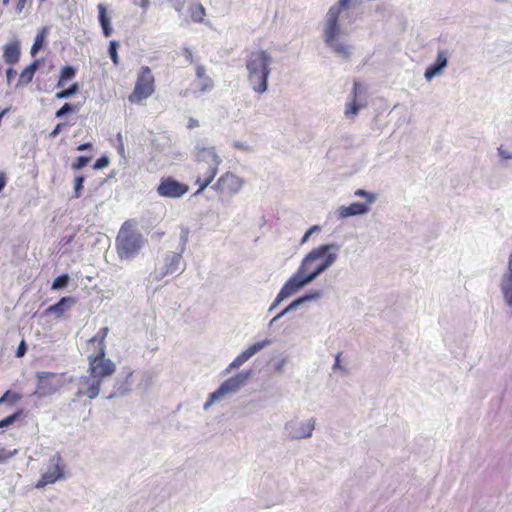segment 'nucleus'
I'll list each match as a JSON object with an SVG mask.
<instances>
[{
    "mask_svg": "<svg viewBox=\"0 0 512 512\" xmlns=\"http://www.w3.org/2000/svg\"><path fill=\"white\" fill-rule=\"evenodd\" d=\"M98 9V21L102 28V33L105 37H110L113 33V28L111 25V18L108 15L107 7L103 3H99L97 5Z\"/></svg>",
    "mask_w": 512,
    "mask_h": 512,
    "instance_id": "nucleus-28",
    "label": "nucleus"
},
{
    "mask_svg": "<svg viewBox=\"0 0 512 512\" xmlns=\"http://www.w3.org/2000/svg\"><path fill=\"white\" fill-rule=\"evenodd\" d=\"M105 355L104 348L99 347L94 356H89V376L100 379L101 382L103 378L111 376L116 370L115 363Z\"/></svg>",
    "mask_w": 512,
    "mask_h": 512,
    "instance_id": "nucleus-7",
    "label": "nucleus"
},
{
    "mask_svg": "<svg viewBox=\"0 0 512 512\" xmlns=\"http://www.w3.org/2000/svg\"><path fill=\"white\" fill-rule=\"evenodd\" d=\"M21 399V395L17 392L7 390L0 397V405L6 403L9 406H13L16 402Z\"/></svg>",
    "mask_w": 512,
    "mask_h": 512,
    "instance_id": "nucleus-39",
    "label": "nucleus"
},
{
    "mask_svg": "<svg viewBox=\"0 0 512 512\" xmlns=\"http://www.w3.org/2000/svg\"><path fill=\"white\" fill-rule=\"evenodd\" d=\"M143 235L131 228L129 221L121 226L116 237V251L121 260H132L138 256L145 244Z\"/></svg>",
    "mask_w": 512,
    "mask_h": 512,
    "instance_id": "nucleus-3",
    "label": "nucleus"
},
{
    "mask_svg": "<svg viewBox=\"0 0 512 512\" xmlns=\"http://www.w3.org/2000/svg\"><path fill=\"white\" fill-rule=\"evenodd\" d=\"M244 180L232 172H226L218 178L216 183L212 185V189L217 193H228L230 195L237 194L243 187Z\"/></svg>",
    "mask_w": 512,
    "mask_h": 512,
    "instance_id": "nucleus-18",
    "label": "nucleus"
},
{
    "mask_svg": "<svg viewBox=\"0 0 512 512\" xmlns=\"http://www.w3.org/2000/svg\"><path fill=\"white\" fill-rule=\"evenodd\" d=\"M196 79L199 81V90L201 92H209L213 89V80L206 75L205 67L201 64L196 66Z\"/></svg>",
    "mask_w": 512,
    "mask_h": 512,
    "instance_id": "nucleus-30",
    "label": "nucleus"
},
{
    "mask_svg": "<svg viewBox=\"0 0 512 512\" xmlns=\"http://www.w3.org/2000/svg\"><path fill=\"white\" fill-rule=\"evenodd\" d=\"M249 359V356L245 353V351H243L228 365V367L224 370V373L226 374L229 373L232 369L239 368Z\"/></svg>",
    "mask_w": 512,
    "mask_h": 512,
    "instance_id": "nucleus-42",
    "label": "nucleus"
},
{
    "mask_svg": "<svg viewBox=\"0 0 512 512\" xmlns=\"http://www.w3.org/2000/svg\"><path fill=\"white\" fill-rule=\"evenodd\" d=\"M272 61L271 55L265 50L252 51L246 59L247 79L251 89L257 94H264L268 90Z\"/></svg>",
    "mask_w": 512,
    "mask_h": 512,
    "instance_id": "nucleus-2",
    "label": "nucleus"
},
{
    "mask_svg": "<svg viewBox=\"0 0 512 512\" xmlns=\"http://www.w3.org/2000/svg\"><path fill=\"white\" fill-rule=\"evenodd\" d=\"M86 177L84 175H77L74 179L73 196L72 198L78 199L81 197L82 190L84 188V182Z\"/></svg>",
    "mask_w": 512,
    "mask_h": 512,
    "instance_id": "nucleus-43",
    "label": "nucleus"
},
{
    "mask_svg": "<svg viewBox=\"0 0 512 512\" xmlns=\"http://www.w3.org/2000/svg\"><path fill=\"white\" fill-rule=\"evenodd\" d=\"M311 264L312 263H305L304 257L296 272L289 278L299 291L328 270L321 263H317L314 269L308 272V268Z\"/></svg>",
    "mask_w": 512,
    "mask_h": 512,
    "instance_id": "nucleus-9",
    "label": "nucleus"
},
{
    "mask_svg": "<svg viewBox=\"0 0 512 512\" xmlns=\"http://www.w3.org/2000/svg\"><path fill=\"white\" fill-rule=\"evenodd\" d=\"M21 46L18 40L10 42L3 47V58L5 63L14 65L19 62Z\"/></svg>",
    "mask_w": 512,
    "mask_h": 512,
    "instance_id": "nucleus-26",
    "label": "nucleus"
},
{
    "mask_svg": "<svg viewBox=\"0 0 512 512\" xmlns=\"http://www.w3.org/2000/svg\"><path fill=\"white\" fill-rule=\"evenodd\" d=\"M62 458L59 453L53 455L49 460V469L46 473L42 474L41 478L36 483L37 489L44 488L48 484H53L57 480L64 478V471L61 467Z\"/></svg>",
    "mask_w": 512,
    "mask_h": 512,
    "instance_id": "nucleus-17",
    "label": "nucleus"
},
{
    "mask_svg": "<svg viewBox=\"0 0 512 512\" xmlns=\"http://www.w3.org/2000/svg\"><path fill=\"white\" fill-rule=\"evenodd\" d=\"M154 92V77L149 67L144 66L138 74L133 93L129 96L130 102L147 99Z\"/></svg>",
    "mask_w": 512,
    "mask_h": 512,
    "instance_id": "nucleus-8",
    "label": "nucleus"
},
{
    "mask_svg": "<svg viewBox=\"0 0 512 512\" xmlns=\"http://www.w3.org/2000/svg\"><path fill=\"white\" fill-rule=\"evenodd\" d=\"M77 73V69L73 65H64L60 70L57 87H62L67 81L72 80Z\"/></svg>",
    "mask_w": 512,
    "mask_h": 512,
    "instance_id": "nucleus-32",
    "label": "nucleus"
},
{
    "mask_svg": "<svg viewBox=\"0 0 512 512\" xmlns=\"http://www.w3.org/2000/svg\"><path fill=\"white\" fill-rule=\"evenodd\" d=\"M43 59H35L28 66H26L20 73L16 87L24 86L32 82L33 77L37 70L40 68Z\"/></svg>",
    "mask_w": 512,
    "mask_h": 512,
    "instance_id": "nucleus-25",
    "label": "nucleus"
},
{
    "mask_svg": "<svg viewBox=\"0 0 512 512\" xmlns=\"http://www.w3.org/2000/svg\"><path fill=\"white\" fill-rule=\"evenodd\" d=\"M135 5H139L142 8H147L150 4L149 0H133Z\"/></svg>",
    "mask_w": 512,
    "mask_h": 512,
    "instance_id": "nucleus-64",
    "label": "nucleus"
},
{
    "mask_svg": "<svg viewBox=\"0 0 512 512\" xmlns=\"http://www.w3.org/2000/svg\"><path fill=\"white\" fill-rule=\"evenodd\" d=\"M67 126V123H58L54 129L49 133V138L54 139L56 138L62 131L64 127Z\"/></svg>",
    "mask_w": 512,
    "mask_h": 512,
    "instance_id": "nucleus-58",
    "label": "nucleus"
},
{
    "mask_svg": "<svg viewBox=\"0 0 512 512\" xmlns=\"http://www.w3.org/2000/svg\"><path fill=\"white\" fill-rule=\"evenodd\" d=\"M108 331H109V328L108 327H103L101 328L97 334L91 339V342H94V341H98V348L99 347H103L104 348V352H106V345H105V338L108 334Z\"/></svg>",
    "mask_w": 512,
    "mask_h": 512,
    "instance_id": "nucleus-48",
    "label": "nucleus"
},
{
    "mask_svg": "<svg viewBox=\"0 0 512 512\" xmlns=\"http://www.w3.org/2000/svg\"><path fill=\"white\" fill-rule=\"evenodd\" d=\"M449 63V52L446 49H438L435 61L430 64L424 72L426 81H431L433 78L441 74Z\"/></svg>",
    "mask_w": 512,
    "mask_h": 512,
    "instance_id": "nucleus-19",
    "label": "nucleus"
},
{
    "mask_svg": "<svg viewBox=\"0 0 512 512\" xmlns=\"http://www.w3.org/2000/svg\"><path fill=\"white\" fill-rule=\"evenodd\" d=\"M79 383L88 386L85 390V396H87L90 400L98 397L102 383L100 379H95L89 375H82L79 378Z\"/></svg>",
    "mask_w": 512,
    "mask_h": 512,
    "instance_id": "nucleus-27",
    "label": "nucleus"
},
{
    "mask_svg": "<svg viewBox=\"0 0 512 512\" xmlns=\"http://www.w3.org/2000/svg\"><path fill=\"white\" fill-rule=\"evenodd\" d=\"M185 266L183 253L179 251H168L163 257V267L160 270L152 272L150 278L155 281H160L167 275L174 273L181 274L185 270Z\"/></svg>",
    "mask_w": 512,
    "mask_h": 512,
    "instance_id": "nucleus-6",
    "label": "nucleus"
},
{
    "mask_svg": "<svg viewBox=\"0 0 512 512\" xmlns=\"http://www.w3.org/2000/svg\"><path fill=\"white\" fill-rule=\"evenodd\" d=\"M76 303V299L72 296L61 297L56 303L50 305L45 311L44 316L56 314L58 317L62 316Z\"/></svg>",
    "mask_w": 512,
    "mask_h": 512,
    "instance_id": "nucleus-23",
    "label": "nucleus"
},
{
    "mask_svg": "<svg viewBox=\"0 0 512 512\" xmlns=\"http://www.w3.org/2000/svg\"><path fill=\"white\" fill-rule=\"evenodd\" d=\"M119 42L117 40H111L108 46V54L111 58V61L115 66L119 64V55H118Z\"/></svg>",
    "mask_w": 512,
    "mask_h": 512,
    "instance_id": "nucleus-44",
    "label": "nucleus"
},
{
    "mask_svg": "<svg viewBox=\"0 0 512 512\" xmlns=\"http://www.w3.org/2000/svg\"><path fill=\"white\" fill-rule=\"evenodd\" d=\"M354 195L357 197L365 198L366 202L370 206V204L374 203L377 200V195L373 192L364 190V189H357L354 192Z\"/></svg>",
    "mask_w": 512,
    "mask_h": 512,
    "instance_id": "nucleus-47",
    "label": "nucleus"
},
{
    "mask_svg": "<svg viewBox=\"0 0 512 512\" xmlns=\"http://www.w3.org/2000/svg\"><path fill=\"white\" fill-rule=\"evenodd\" d=\"M183 55L185 56L186 60L189 63H193L194 62L193 53H192V51H191V49L189 47H184L183 48Z\"/></svg>",
    "mask_w": 512,
    "mask_h": 512,
    "instance_id": "nucleus-60",
    "label": "nucleus"
},
{
    "mask_svg": "<svg viewBox=\"0 0 512 512\" xmlns=\"http://www.w3.org/2000/svg\"><path fill=\"white\" fill-rule=\"evenodd\" d=\"M133 375L134 371L130 367H124L117 375L113 391L106 396V399L112 400L129 395L132 392V386L134 384Z\"/></svg>",
    "mask_w": 512,
    "mask_h": 512,
    "instance_id": "nucleus-16",
    "label": "nucleus"
},
{
    "mask_svg": "<svg viewBox=\"0 0 512 512\" xmlns=\"http://www.w3.org/2000/svg\"><path fill=\"white\" fill-rule=\"evenodd\" d=\"M91 161V156L81 155L78 156L75 161L72 163L71 168L74 171H79L86 167L88 163Z\"/></svg>",
    "mask_w": 512,
    "mask_h": 512,
    "instance_id": "nucleus-46",
    "label": "nucleus"
},
{
    "mask_svg": "<svg viewBox=\"0 0 512 512\" xmlns=\"http://www.w3.org/2000/svg\"><path fill=\"white\" fill-rule=\"evenodd\" d=\"M73 377L66 378V374L49 371L36 373V389L33 392L38 398H46L58 392L65 384L73 382Z\"/></svg>",
    "mask_w": 512,
    "mask_h": 512,
    "instance_id": "nucleus-4",
    "label": "nucleus"
},
{
    "mask_svg": "<svg viewBox=\"0 0 512 512\" xmlns=\"http://www.w3.org/2000/svg\"><path fill=\"white\" fill-rule=\"evenodd\" d=\"M370 211L368 203L353 202L349 206H341L337 209V216L339 219H344L352 216L365 215Z\"/></svg>",
    "mask_w": 512,
    "mask_h": 512,
    "instance_id": "nucleus-22",
    "label": "nucleus"
},
{
    "mask_svg": "<svg viewBox=\"0 0 512 512\" xmlns=\"http://www.w3.org/2000/svg\"><path fill=\"white\" fill-rule=\"evenodd\" d=\"M222 400L219 394L214 391L208 395L207 401L203 405L204 410H208L215 402Z\"/></svg>",
    "mask_w": 512,
    "mask_h": 512,
    "instance_id": "nucleus-51",
    "label": "nucleus"
},
{
    "mask_svg": "<svg viewBox=\"0 0 512 512\" xmlns=\"http://www.w3.org/2000/svg\"><path fill=\"white\" fill-rule=\"evenodd\" d=\"M16 74V70L12 67H9L7 70H6V77H7V81L10 82L11 79L15 76Z\"/></svg>",
    "mask_w": 512,
    "mask_h": 512,
    "instance_id": "nucleus-63",
    "label": "nucleus"
},
{
    "mask_svg": "<svg viewBox=\"0 0 512 512\" xmlns=\"http://www.w3.org/2000/svg\"><path fill=\"white\" fill-rule=\"evenodd\" d=\"M316 421L311 418L305 422L297 419L286 422L284 426V432L290 440L307 439L312 436L313 430L315 429Z\"/></svg>",
    "mask_w": 512,
    "mask_h": 512,
    "instance_id": "nucleus-14",
    "label": "nucleus"
},
{
    "mask_svg": "<svg viewBox=\"0 0 512 512\" xmlns=\"http://www.w3.org/2000/svg\"><path fill=\"white\" fill-rule=\"evenodd\" d=\"M16 453V450L8 452L4 448L0 449V463H4L6 460L14 456Z\"/></svg>",
    "mask_w": 512,
    "mask_h": 512,
    "instance_id": "nucleus-59",
    "label": "nucleus"
},
{
    "mask_svg": "<svg viewBox=\"0 0 512 512\" xmlns=\"http://www.w3.org/2000/svg\"><path fill=\"white\" fill-rule=\"evenodd\" d=\"M28 351V345L24 339H22L16 349L15 356L17 358H22Z\"/></svg>",
    "mask_w": 512,
    "mask_h": 512,
    "instance_id": "nucleus-54",
    "label": "nucleus"
},
{
    "mask_svg": "<svg viewBox=\"0 0 512 512\" xmlns=\"http://www.w3.org/2000/svg\"><path fill=\"white\" fill-rule=\"evenodd\" d=\"M311 264L312 263H305L304 257L296 272L289 278L299 291L328 270L321 263H317L314 269L308 272V268Z\"/></svg>",
    "mask_w": 512,
    "mask_h": 512,
    "instance_id": "nucleus-10",
    "label": "nucleus"
},
{
    "mask_svg": "<svg viewBox=\"0 0 512 512\" xmlns=\"http://www.w3.org/2000/svg\"><path fill=\"white\" fill-rule=\"evenodd\" d=\"M218 173L217 167H208L203 177L198 176L195 180V185L203 186L205 189L212 183Z\"/></svg>",
    "mask_w": 512,
    "mask_h": 512,
    "instance_id": "nucleus-34",
    "label": "nucleus"
},
{
    "mask_svg": "<svg viewBox=\"0 0 512 512\" xmlns=\"http://www.w3.org/2000/svg\"><path fill=\"white\" fill-rule=\"evenodd\" d=\"M188 12L194 23H202L204 21L206 10L201 3L198 2L191 4L188 8Z\"/></svg>",
    "mask_w": 512,
    "mask_h": 512,
    "instance_id": "nucleus-33",
    "label": "nucleus"
},
{
    "mask_svg": "<svg viewBox=\"0 0 512 512\" xmlns=\"http://www.w3.org/2000/svg\"><path fill=\"white\" fill-rule=\"evenodd\" d=\"M311 264L312 263H305L304 257L296 272L289 278L299 291L328 270L321 263H317L314 269L308 272V268Z\"/></svg>",
    "mask_w": 512,
    "mask_h": 512,
    "instance_id": "nucleus-11",
    "label": "nucleus"
},
{
    "mask_svg": "<svg viewBox=\"0 0 512 512\" xmlns=\"http://www.w3.org/2000/svg\"><path fill=\"white\" fill-rule=\"evenodd\" d=\"M360 89L361 85L358 82H354L353 89L351 92L353 97L352 100L346 104L345 109V116L347 118L356 116L359 113L360 109L365 106V104H361L357 101V94Z\"/></svg>",
    "mask_w": 512,
    "mask_h": 512,
    "instance_id": "nucleus-29",
    "label": "nucleus"
},
{
    "mask_svg": "<svg viewBox=\"0 0 512 512\" xmlns=\"http://www.w3.org/2000/svg\"><path fill=\"white\" fill-rule=\"evenodd\" d=\"M311 264L312 263H305L304 257L296 272L289 278L299 291L328 270L321 263H317L314 269L308 272V268Z\"/></svg>",
    "mask_w": 512,
    "mask_h": 512,
    "instance_id": "nucleus-12",
    "label": "nucleus"
},
{
    "mask_svg": "<svg viewBox=\"0 0 512 512\" xmlns=\"http://www.w3.org/2000/svg\"><path fill=\"white\" fill-rule=\"evenodd\" d=\"M298 291L299 290L296 288L293 282L290 279H288L278 292L273 302L271 303L270 307L268 308V312L271 313L272 311H274L284 300L296 294Z\"/></svg>",
    "mask_w": 512,
    "mask_h": 512,
    "instance_id": "nucleus-24",
    "label": "nucleus"
},
{
    "mask_svg": "<svg viewBox=\"0 0 512 512\" xmlns=\"http://www.w3.org/2000/svg\"><path fill=\"white\" fill-rule=\"evenodd\" d=\"M271 343V340L269 339H264L262 341H258V342H255L254 344H252L251 346H249L245 351V353L249 356V358H251L253 355H255L256 353H258L260 350H262L263 348H265L266 346H268L269 344Z\"/></svg>",
    "mask_w": 512,
    "mask_h": 512,
    "instance_id": "nucleus-41",
    "label": "nucleus"
},
{
    "mask_svg": "<svg viewBox=\"0 0 512 512\" xmlns=\"http://www.w3.org/2000/svg\"><path fill=\"white\" fill-rule=\"evenodd\" d=\"M91 148H92V143L85 142V143L78 145L76 150L77 151H86V150H90Z\"/></svg>",
    "mask_w": 512,
    "mask_h": 512,
    "instance_id": "nucleus-62",
    "label": "nucleus"
},
{
    "mask_svg": "<svg viewBox=\"0 0 512 512\" xmlns=\"http://www.w3.org/2000/svg\"><path fill=\"white\" fill-rule=\"evenodd\" d=\"M287 362H288V358L287 357H282L280 360H278L274 364V371L276 373L282 374L284 372V367L287 364Z\"/></svg>",
    "mask_w": 512,
    "mask_h": 512,
    "instance_id": "nucleus-56",
    "label": "nucleus"
},
{
    "mask_svg": "<svg viewBox=\"0 0 512 512\" xmlns=\"http://www.w3.org/2000/svg\"><path fill=\"white\" fill-rule=\"evenodd\" d=\"M70 277L67 273L57 276L52 282V289L61 290L67 287Z\"/></svg>",
    "mask_w": 512,
    "mask_h": 512,
    "instance_id": "nucleus-45",
    "label": "nucleus"
},
{
    "mask_svg": "<svg viewBox=\"0 0 512 512\" xmlns=\"http://www.w3.org/2000/svg\"><path fill=\"white\" fill-rule=\"evenodd\" d=\"M324 292L321 289H311L309 291H306L301 296L294 299L295 303L297 304L298 308L302 306L303 304L310 302V301H316L320 299L323 296Z\"/></svg>",
    "mask_w": 512,
    "mask_h": 512,
    "instance_id": "nucleus-31",
    "label": "nucleus"
},
{
    "mask_svg": "<svg viewBox=\"0 0 512 512\" xmlns=\"http://www.w3.org/2000/svg\"><path fill=\"white\" fill-rule=\"evenodd\" d=\"M26 1L27 0H18L17 1L16 7H15L16 13L20 14L23 11Z\"/></svg>",
    "mask_w": 512,
    "mask_h": 512,
    "instance_id": "nucleus-61",
    "label": "nucleus"
},
{
    "mask_svg": "<svg viewBox=\"0 0 512 512\" xmlns=\"http://www.w3.org/2000/svg\"><path fill=\"white\" fill-rule=\"evenodd\" d=\"M110 163V159L107 155H102L93 164V169L95 170H101L105 167H107Z\"/></svg>",
    "mask_w": 512,
    "mask_h": 512,
    "instance_id": "nucleus-50",
    "label": "nucleus"
},
{
    "mask_svg": "<svg viewBox=\"0 0 512 512\" xmlns=\"http://www.w3.org/2000/svg\"><path fill=\"white\" fill-rule=\"evenodd\" d=\"M47 31H48V27H43L37 33V35L34 39L33 45L30 49V54L32 57H35L38 54V52L44 47Z\"/></svg>",
    "mask_w": 512,
    "mask_h": 512,
    "instance_id": "nucleus-35",
    "label": "nucleus"
},
{
    "mask_svg": "<svg viewBox=\"0 0 512 512\" xmlns=\"http://www.w3.org/2000/svg\"><path fill=\"white\" fill-rule=\"evenodd\" d=\"M195 159L197 162H204L208 167H217L222 163L220 156L217 154L214 146H203L197 143L195 146Z\"/></svg>",
    "mask_w": 512,
    "mask_h": 512,
    "instance_id": "nucleus-20",
    "label": "nucleus"
},
{
    "mask_svg": "<svg viewBox=\"0 0 512 512\" xmlns=\"http://www.w3.org/2000/svg\"><path fill=\"white\" fill-rule=\"evenodd\" d=\"M319 231H321V226H319V225L311 226L309 229L306 230V232L302 236L300 243L305 244L310 239V237L312 236L313 233L319 232Z\"/></svg>",
    "mask_w": 512,
    "mask_h": 512,
    "instance_id": "nucleus-52",
    "label": "nucleus"
},
{
    "mask_svg": "<svg viewBox=\"0 0 512 512\" xmlns=\"http://www.w3.org/2000/svg\"><path fill=\"white\" fill-rule=\"evenodd\" d=\"M251 376V369L242 370L234 376L223 381L215 391L222 399L227 395L236 394L242 387L246 385Z\"/></svg>",
    "mask_w": 512,
    "mask_h": 512,
    "instance_id": "nucleus-15",
    "label": "nucleus"
},
{
    "mask_svg": "<svg viewBox=\"0 0 512 512\" xmlns=\"http://www.w3.org/2000/svg\"><path fill=\"white\" fill-rule=\"evenodd\" d=\"M77 110V105L66 102L55 112V117L60 119L69 114L75 113Z\"/></svg>",
    "mask_w": 512,
    "mask_h": 512,
    "instance_id": "nucleus-40",
    "label": "nucleus"
},
{
    "mask_svg": "<svg viewBox=\"0 0 512 512\" xmlns=\"http://www.w3.org/2000/svg\"><path fill=\"white\" fill-rule=\"evenodd\" d=\"M24 414V409L19 408L12 414L6 416L5 418L0 420V429L2 428H8L11 425H13L16 421L20 419L21 416Z\"/></svg>",
    "mask_w": 512,
    "mask_h": 512,
    "instance_id": "nucleus-37",
    "label": "nucleus"
},
{
    "mask_svg": "<svg viewBox=\"0 0 512 512\" xmlns=\"http://www.w3.org/2000/svg\"><path fill=\"white\" fill-rule=\"evenodd\" d=\"M116 149H117V152L118 154L125 158V147H124V143H123V137H122V134L119 132L117 133L116 135Z\"/></svg>",
    "mask_w": 512,
    "mask_h": 512,
    "instance_id": "nucleus-55",
    "label": "nucleus"
},
{
    "mask_svg": "<svg viewBox=\"0 0 512 512\" xmlns=\"http://www.w3.org/2000/svg\"><path fill=\"white\" fill-rule=\"evenodd\" d=\"M189 191V185L183 183L173 176H164L159 180L156 192L160 197L179 199Z\"/></svg>",
    "mask_w": 512,
    "mask_h": 512,
    "instance_id": "nucleus-13",
    "label": "nucleus"
},
{
    "mask_svg": "<svg viewBox=\"0 0 512 512\" xmlns=\"http://www.w3.org/2000/svg\"><path fill=\"white\" fill-rule=\"evenodd\" d=\"M499 287L505 304L512 309V252L508 258L506 270L501 276Z\"/></svg>",
    "mask_w": 512,
    "mask_h": 512,
    "instance_id": "nucleus-21",
    "label": "nucleus"
},
{
    "mask_svg": "<svg viewBox=\"0 0 512 512\" xmlns=\"http://www.w3.org/2000/svg\"><path fill=\"white\" fill-rule=\"evenodd\" d=\"M79 89H80L79 83L78 82H74L69 87H67L66 89L58 91L55 94V98L58 99V100L68 99V98L76 95L78 93Z\"/></svg>",
    "mask_w": 512,
    "mask_h": 512,
    "instance_id": "nucleus-36",
    "label": "nucleus"
},
{
    "mask_svg": "<svg viewBox=\"0 0 512 512\" xmlns=\"http://www.w3.org/2000/svg\"><path fill=\"white\" fill-rule=\"evenodd\" d=\"M298 309L295 301H291L285 308H283L280 312H278L269 322L268 327H272L278 320L283 318L288 313Z\"/></svg>",
    "mask_w": 512,
    "mask_h": 512,
    "instance_id": "nucleus-38",
    "label": "nucleus"
},
{
    "mask_svg": "<svg viewBox=\"0 0 512 512\" xmlns=\"http://www.w3.org/2000/svg\"><path fill=\"white\" fill-rule=\"evenodd\" d=\"M497 153L501 159L502 164H504V162L507 160H512V152H509L507 149H505L503 145H500L497 148Z\"/></svg>",
    "mask_w": 512,
    "mask_h": 512,
    "instance_id": "nucleus-53",
    "label": "nucleus"
},
{
    "mask_svg": "<svg viewBox=\"0 0 512 512\" xmlns=\"http://www.w3.org/2000/svg\"><path fill=\"white\" fill-rule=\"evenodd\" d=\"M232 147L235 148V149H238V150L245 151V152H251L252 151L251 147L246 142H242V141H239V140L234 141L232 143Z\"/></svg>",
    "mask_w": 512,
    "mask_h": 512,
    "instance_id": "nucleus-57",
    "label": "nucleus"
},
{
    "mask_svg": "<svg viewBox=\"0 0 512 512\" xmlns=\"http://www.w3.org/2000/svg\"><path fill=\"white\" fill-rule=\"evenodd\" d=\"M189 238V229L188 228H182L180 233V239H179V245L177 248V251L184 253L186 250V245L188 243Z\"/></svg>",
    "mask_w": 512,
    "mask_h": 512,
    "instance_id": "nucleus-49",
    "label": "nucleus"
},
{
    "mask_svg": "<svg viewBox=\"0 0 512 512\" xmlns=\"http://www.w3.org/2000/svg\"><path fill=\"white\" fill-rule=\"evenodd\" d=\"M340 248L341 245L337 242L321 244L305 255V263L318 261L329 269L337 261Z\"/></svg>",
    "mask_w": 512,
    "mask_h": 512,
    "instance_id": "nucleus-5",
    "label": "nucleus"
},
{
    "mask_svg": "<svg viewBox=\"0 0 512 512\" xmlns=\"http://www.w3.org/2000/svg\"><path fill=\"white\" fill-rule=\"evenodd\" d=\"M357 3V0H338L336 4L329 8L326 14V22L323 32L324 43L332 50L333 53L344 60L350 59L352 55V46L340 39L342 30L339 18L341 16L343 18L349 17V8L356 6Z\"/></svg>",
    "mask_w": 512,
    "mask_h": 512,
    "instance_id": "nucleus-1",
    "label": "nucleus"
}]
</instances>
